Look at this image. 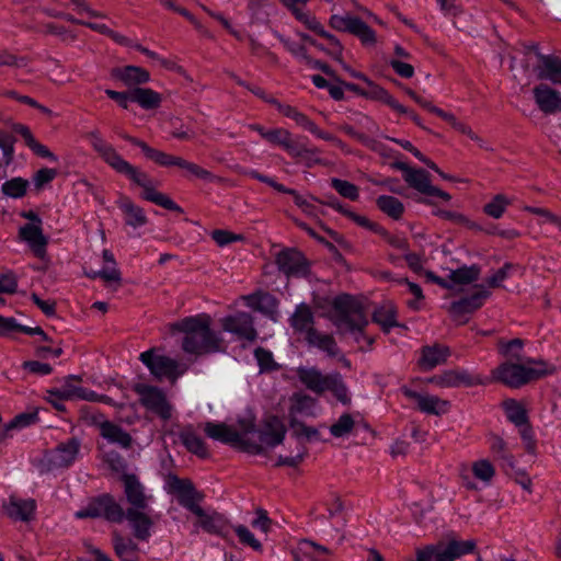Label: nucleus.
<instances>
[{
	"label": "nucleus",
	"instance_id": "4468645a",
	"mask_svg": "<svg viewBox=\"0 0 561 561\" xmlns=\"http://www.w3.org/2000/svg\"><path fill=\"white\" fill-rule=\"evenodd\" d=\"M275 263L279 272L287 277H306L310 273V264L302 252L287 248L277 253Z\"/></svg>",
	"mask_w": 561,
	"mask_h": 561
},
{
	"label": "nucleus",
	"instance_id": "a211bd4d",
	"mask_svg": "<svg viewBox=\"0 0 561 561\" xmlns=\"http://www.w3.org/2000/svg\"><path fill=\"white\" fill-rule=\"evenodd\" d=\"M80 446V440L75 437L57 445L46 456L48 468L54 470L70 467L78 457Z\"/></svg>",
	"mask_w": 561,
	"mask_h": 561
},
{
	"label": "nucleus",
	"instance_id": "aec40b11",
	"mask_svg": "<svg viewBox=\"0 0 561 561\" xmlns=\"http://www.w3.org/2000/svg\"><path fill=\"white\" fill-rule=\"evenodd\" d=\"M533 99L538 110L545 115L561 113V92L547 83L533 88Z\"/></svg>",
	"mask_w": 561,
	"mask_h": 561
},
{
	"label": "nucleus",
	"instance_id": "2eb2a0df",
	"mask_svg": "<svg viewBox=\"0 0 561 561\" xmlns=\"http://www.w3.org/2000/svg\"><path fill=\"white\" fill-rule=\"evenodd\" d=\"M224 331L236 335L239 340L254 342L257 331L254 327V318L245 311H237L220 320Z\"/></svg>",
	"mask_w": 561,
	"mask_h": 561
},
{
	"label": "nucleus",
	"instance_id": "bb28decb",
	"mask_svg": "<svg viewBox=\"0 0 561 561\" xmlns=\"http://www.w3.org/2000/svg\"><path fill=\"white\" fill-rule=\"evenodd\" d=\"M247 307L261 312L273 321L278 319V300L270 293L257 291L248 296H243Z\"/></svg>",
	"mask_w": 561,
	"mask_h": 561
},
{
	"label": "nucleus",
	"instance_id": "72a5a7b5",
	"mask_svg": "<svg viewBox=\"0 0 561 561\" xmlns=\"http://www.w3.org/2000/svg\"><path fill=\"white\" fill-rule=\"evenodd\" d=\"M117 206L124 215V221L127 226L139 228L148 222L145 210L135 204L128 196H121Z\"/></svg>",
	"mask_w": 561,
	"mask_h": 561
},
{
	"label": "nucleus",
	"instance_id": "ea45409f",
	"mask_svg": "<svg viewBox=\"0 0 561 561\" xmlns=\"http://www.w3.org/2000/svg\"><path fill=\"white\" fill-rule=\"evenodd\" d=\"M373 321L379 324L385 332L399 327L396 307L390 302L381 305L374 311Z\"/></svg>",
	"mask_w": 561,
	"mask_h": 561
},
{
	"label": "nucleus",
	"instance_id": "5fc2aeb1",
	"mask_svg": "<svg viewBox=\"0 0 561 561\" xmlns=\"http://www.w3.org/2000/svg\"><path fill=\"white\" fill-rule=\"evenodd\" d=\"M472 473L474 478L484 484H490L495 476V468L488 459H480L472 463Z\"/></svg>",
	"mask_w": 561,
	"mask_h": 561
},
{
	"label": "nucleus",
	"instance_id": "4d7b16f0",
	"mask_svg": "<svg viewBox=\"0 0 561 561\" xmlns=\"http://www.w3.org/2000/svg\"><path fill=\"white\" fill-rule=\"evenodd\" d=\"M37 420L38 416L36 412L18 414L4 426L1 438H7L10 431L26 427L31 424H34Z\"/></svg>",
	"mask_w": 561,
	"mask_h": 561
},
{
	"label": "nucleus",
	"instance_id": "4c0bfd02",
	"mask_svg": "<svg viewBox=\"0 0 561 561\" xmlns=\"http://www.w3.org/2000/svg\"><path fill=\"white\" fill-rule=\"evenodd\" d=\"M307 28L311 30L319 36L327 39L330 48L328 53L333 56L336 60H341L342 53H343V45L337 39V37L329 32H327L323 27V25L317 20L316 16L311 18L307 23L305 24Z\"/></svg>",
	"mask_w": 561,
	"mask_h": 561
},
{
	"label": "nucleus",
	"instance_id": "9d476101",
	"mask_svg": "<svg viewBox=\"0 0 561 561\" xmlns=\"http://www.w3.org/2000/svg\"><path fill=\"white\" fill-rule=\"evenodd\" d=\"M329 24L339 32H346L357 37L363 46L371 47L377 43L376 32L360 18L352 14H333Z\"/></svg>",
	"mask_w": 561,
	"mask_h": 561
},
{
	"label": "nucleus",
	"instance_id": "3c124183",
	"mask_svg": "<svg viewBox=\"0 0 561 561\" xmlns=\"http://www.w3.org/2000/svg\"><path fill=\"white\" fill-rule=\"evenodd\" d=\"M28 185L30 183L27 180L23 178H13L2 184L1 191L4 195L11 198H21L26 194Z\"/></svg>",
	"mask_w": 561,
	"mask_h": 561
},
{
	"label": "nucleus",
	"instance_id": "a19ab883",
	"mask_svg": "<svg viewBox=\"0 0 561 561\" xmlns=\"http://www.w3.org/2000/svg\"><path fill=\"white\" fill-rule=\"evenodd\" d=\"M264 139L271 145L279 146L288 154L293 151L298 141V139L293 138L289 130L282 127L268 129V134L264 135Z\"/></svg>",
	"mask_w": 561,
	"mask_h": 561
},
{
	"label": "nucleus",
	"instance_id": "c756f323",
	"mask_svg": "<svg viewBox=\"0 0 561 561\" xmlns=\"http://www.w3.org/2000/svg\"><path fill=\"white\" fill-rule=\"evenodd\" d=\"M289 324L295 333L304 335L306 339L314 328V316L309 305L302 302L296 306L294 313L289 318Z\"/></svg>",
	"mask_w": 561,
	"mask_h": 561
},
{
	"label": "nucleus",
	"instance_id": "39448f33",
	"mask_svg": "<svg viewBox=\"0 0 561 561\" xmlns=\"http://www.w3.org/2000/svg\"><path fill=\"white\" fill-rule=\"evenodd\" d=\"M297 377L307 389L316 394L331 391L341 403L348 404L351 402L347 387L339 373L324 375L316 367H299Z\"/></svg>",
	"mask_w": 561,
	"mask_h": 561
},
{
	"label": "nucleus",
	"instance_id": "a18cd8bd",
	"mask_svg": "<svg viewBox=\"0 0 561 561\" xmlns=\"http://www.w3.org/2000/svg\"><path fill=\"white\" fill-rule=\"evenodd\" d=\"M79 380L80 379L76 376H68L60 387L49 390L48 393L58 401L79 399L82 387L73 383Z\"/></svg>",
	"mask_w": 561,
	"mask_h": 561
},
{
	"label": "nucleus",
	"instance_id": "2f4dec72",
	"mask_svg": "<svg viewBox=\"0 0 561 561\" xmlns=\"http://www.w3.org/2000/svg\"><path fill=\"white\" fill-rule=\"evenodd\" d=\"M7 515L15 520L28 522L33 518L36 503L32 499H20L11 495L7 503L3 504Z\"/></svg>",
	"mask_w": 561,
	"mask_h": 561
},
{
	"label": "nucleus",
	"instance_id": "603ef678",
	"mask_svg": "<svg viewBox=\"0 0 561 561\" xmlns=\"http://www.w3.org/2000/svg\"><path fill=\"white\" fill-rule=\"evenodd\" d=\"M176 167L185 170L190 175L199 180L208 182H214L215 180H217V176H215L210 171L202 168L201 165L194 162L187 161L182 157H179Z\"/></svg>",
	"mask_w": 561,
	"mask_h": 561
},
{
	"label": "nucleus",
	"instance_id": "0eeeda50",
	"mask_svg": "<svg viewBox=\"0 0 561 561\" xmlns=\"http://www.w3.org/2000/svg\"><path fill=\"white\" fill-rule=\"evenodd\" d=\"M139 360L158 380L167 379L174 382L185 371V368L176 359L161 354L157 348L142 352L139 355Z\"/></svg>",
	"mask_w": 561,
	"mask_h": 561
},
{
	"label": "nucleus",
	"instance_id": "393cba45",
	"mask_svg": "<svg viewBox=\"0 0 561 561\" xmlns=\"http://www.w3.org/2000/svg\"><path fill=\"white\" fill-rule=\"evenodd\" d=\"M404 180L411 187L422 194L436 196L446 202L451 198L447 192L431 184L430 174L425 170H409L408 173L404 174Z\"/></svg>",
	"mask_w": 561,
	"mask_h": 561
},
{
	"label": "nucleus",
	"instance_id": "f257e3e1",
	"mask_svg": "<svg viewBox=\"0 0 561 561\" xmlns=\"http://www.w3.org/2000/svg\"><path fill=\"white\" fill-rule=\"evenodd\" d=\"M93 149L101 158L117 173L125 175L135 185L142 188L141 197L164 209L182 213V208L167 194L158 192L152 179L139 168L126 161L115 148L107 144L99 131H91L88 135Z\"/></svg>",
	"mask_w": 561,
	"mask_h": 561
},
{
	"label": "nucleus",
	"instance_id": "f8f14e48",
	"mask_svg": "<svg viewBox=\"0 0 561 561\" xmlns=\"http://www.w3.org/2000/svg\"><path fill=\"white\" fill-rule=\"evenodd\" d=\"M474 540H456L438 542L428 546L425 551L430 553V561H455L462 556L473 553L476 550Z\"/></svg>",
	"mask_w": 561,
	"mask_h": 561
},
{
	"label": "nucleus",
	"instance_id": "79ce46f5",
	"mask_svg": "<svg viewBox=\"0 0 561 561\" xmlns=\"http://www.w3.org/2000/svg\"><path fill=\"white\" fill-rule=\"evenodd\" d=\"M161 101V95L152 89L136 88L131 91V102H136L145 110L158 108Z\"/></svg>",
	"mask_w": 561,
	"mask_h": 561
},
{
	"label": "nucleus",
	"instance_id": "b1692460",
	"mask_svg": "<svg viewBox=\"0 0 561 561\" xmlns=\"http://www.w3.org/2000/svg\"><path fill=\"white\" fill-rule=\"evenodd\" d=\"M401 392L410 400L415 401L417 409L426 414L440 415L449 410V402L436 396L421 394L407 386L401 387Z\"/></svg>",
	"mask_w": 561,
	"mask_h": 561
},
{
	"label": "nucleus",
	"instance_id": "f704fd0d",
	"mask_svg": "<svg viewBox=\"0 0 561 561\" xmlns=\"http://www.w3.org/2000/svg\"><path fill=\"white\" fill-rule=\"evenodd\" d=\"M111 75L127 87L147 83L150 80L149 72L138 66L116 67L112 69Z\"/></svg>",
	"mask_w": 561,
	"mask_h": 561
},
{
	"label": "nucleus",
	"instance_id": "6e6d98bb",
	"mask_svg": "<svg viewBox=\"0 0 561 561\" xmlns=\"http://www.w3.org/2000/svg\"><path fill=\"white\" fill-rule=\"evenodd\" d=\"M524 347V341L522 339H513L508 342L501 341L499 343L500 353L507 357L508 360L522 362L520 353Z\"/></svg>",
	"mask_w": 561,
	"mask_h": 561
},
{
	"label": "nucleus",
	"instance_id": "09e8293b",
	"mask_svg": "<svg viewBox=\"0 0 561 561\" xmlns=\"http://www.w3.org/2000/svg\"><path fill=\"white\" fill-rule=\"evenodd\" d=\"M299 550L307 557L314 559V561H330V550L321 545L311 540L304 539L299 543Z\"/></svg>",
	"mask_w": 561,
	"mask_h": 561
},
{
	"label": "nucleus",
	"instance_id": "7ed1b4c3",
	"mask_svg": "<svg viewBox=\"0 0 561 561\" xmlns=\"http://www.w3.org/2000/svg\"><path fill=\"white\" fill-rule=\"evenodd\" d=\"M333 324L341 334L351 333L354 340L359 344L360 350L370 347L374 339L366 335L364 330L368 325V319L365 314L363 305L350 295H341L334 298Z\"/></svg>",
	"mask_w": 561,
	"mask_h": 561
},
{
	"label": "nucleus",
	"instance_id": "864d4df0",
	"mask_svg": "<svg viewBox=\"0 0 561 561\" xmlns=\"http://www.w3.org/2000/svg\"><path fill=\"white\" fill-rule=\"evenodd\" d=\"M488 442L490 450L497 459L504 460L510 466H513L514 457L508 451L507 445L502 437L499 435H491Z\"/></svg>",
	"mask_w": 561,
	"mask_h": 561
},
{
	"label": "nucleus",
	"instance_id": "774afa93",
	"mask_svg": "<svg viewBox=\"0 0 561 561\" xmlns=\"http://www.w3.org/2000/svg\"><path fill=\"white\" fill-rule=\"evenodd\" d=\"M233 529L237 536L239 537L241 543L251 547L255 551L262 550V543L244 525H238Z\"/></svg>",
	"mask_w": 561,
	"mask_h": 561
},
{
	"label": "nucleus",
	"instance_id": "338daca9",
	"mask_svg": "<svg viewBox=\"0 0 561 561\" xmlns=\"http://www.w3.org/2000/svg\"><path fill=\"white\" fill-rule=\"evenodd\" d=\"M254 356L260 366L261 371H272L277 368L272 352L263 347H257L254 351Z\"/></svg>",
	"mask_w": 561,
	"mask_h": 561
},
{
	"label": "nucleus",
	"instance_id": "e433bc0d",
	"mask_svg": "<svg viewBox=\"0 0 561 561\" xmlns=\"http://www.w3.org/2000/svg\"><path fill=\"white\" fill-rule=\"evenodd\" d=\"M112 543L114 552L121 561H139V547L131 539L114 533Z\"/></svg>",
	"mask_w": 561,
	"mask_h": 561
},
{
	"label": "nucleus",
	"instance_id": "7c9ffc66",
	"mask_svg": "<svg viewBox=\"0 0 561 561\" xmlns=\"http://www.w3.org/2000/svg\"><path fill=\"white\" fill-rule=\"evenodd\" d=\"M123 138L129 144L140 148L145 157L153 161L156 164L165 168L176 167L179 156H173L159 149H156L153 147H150L145 141L129 135H124Z\"/></svg>",
	"mask_w": 561,
	"mask_h": 561
},
{
	"label": "nucleus",
	"instance_id": "49530a36",
	"mask_svg": "<svg viewBox=\"0 0 561 561\" xmlns=\"http://www.w3.org/2000/svg\"><path fill=\"white\" fill-rule=\"evenodd\" d=\"M376 204L382 213L394 220H399L404 213L403 204L397 197L390 195L379 196Z\"/></svg>",
	"mask_w": 561,
	"mask_h": 561
},
{
	"label": "nucleus",
	"instance_id": "dca6fc26",
	"mask_svg": "<svg viewBox=\"0 0 561 561\" xmlns=\"http://www.w3.org/2000/svg\"><path fill=\"white\" fill-rule=\"evenodd\" d=\"M165 483L168 492L176 495L180 505L192 513L199 507L198 501L202 500V495L195 490L191 480L169 474Z\"/></svg>",
	"mask_w": 561,
	"mask_h": 561
},
{
	"label": "nucleus",
	"instance_id": "412c9836",
	"mask_svg": "<svg viewBox=\"0 0 561 561\" xmlns=\"http://www.w3.org/2000/svg\"><path fill=\"white\" fill-rule=\"evenodd\" d=\"M92 422L99 427L100 435L108 443L116 444L124 449L131 447L133 438L130 434L119 425L105 420L103 414H93Z\"/></svg>",
	"mask_w": 561,
	"mask_h": 561
},
{
	"label": "nucleus",
	"instance_id": "69168bd1",
	"mask_svg": "<svg viewBox=\"0 0 561 561\" xmlns=\"http://www.w3.org/2000/svg\"><path fill=\"white\" fill-rule=\"evenodd\" d=\"M272 8L270 0H249L248 9L251 12L253 19L263 21L268 18V9Z\"/></svg>",
	"mask_w": 561,
	"mask_h": 561
},
{
	"label": "nucleus",
	"instance_id": "423d86ee",
	"mask_svg": "<svg viewBox=\"0 0 561 561\" xmlns=\"http://www.w3.org/2000/svg\"><path fill=\"white\" fill-rule=\"evenodd\" d=\"M240 425L242 427V433L225 423L207 422L204 425V432L214 440L238 447L251 455L262 454V446L253 443L247 437L249 433L254 431V423L252 421H241Z\"/></svg>",
	"mask_w": 561,
	"mask_h": 561
},
{
	"label": "nucleus",
	"instance_id": "4be33fe9",
	"mask_svg": "<svg viewBox=\"0 0 561 561\" xmlns=\"http://www.w3.org/2000/svg\"><path fill=\"white\" fill-rule=\"evenodd\" d=\"M531 49L536 53L538 65L536 73L538 79L550 81L552 84H561V58L554 55H543L534 44Z\"/></svg>",
	"mask_w": 561,
	"mask_h": 561
},
{
	"label": "nucleus",
	"instance_id": "c9c22d12",
	"mask_svg": "<svg viewBox=\"0 0 561 561\" xmlns=\"http://www.w3.org/2000/svg\"><path fill=\"white\" fill-rule=\"evenodd\" d=\"M305 341L309 346L318 348L329 357H336L340 354V348L332 334L314 330L306 336Z\"/></svg>",
	"mask_w": 561,
	"mask_h": 561
},
{
	"label": "nucleus",
	"instance_id": "cd10ccee",
	"mask_svg": "<svg viewBox=\"0 0 561 561\" xmlns=\"http://www.w3.org/2000/svg\"><path fill=\"white\" fill-rule=\"evenodd\" d=\"M449 356L450 348L446 345H426L421 348V356L417 364L422 370L428 371L438 365L445 364Z\"/></svg>",
	"mask_w": 561,
	"mask_h": 561
},
{
	"label": "nucleus",
	"instance_id": "473e14b6",
	"mask_svg": "<svg viewBox=\"0 0 561 561\" xmlns=\"http://www.w3.org/2000/svg\"><path fill=\"white\" fill-rule=\"evenodd\" d=\"M19 236L26 242L37 257H43L46 252L47 239L43 234L42 226L25 224L20 228Z\"/></svg>",
	"mask_w": 561,
	"mask_h": 561
},
{
	"label": "nucleus",
	"instance_id": "6e6552de",
	"mask_svg": "<svg viewBox=\"0 0 561 561\" xmlns=\"http://www.w3.org/2000/svg\"><path fill=\"white\" fill-rule=\"evenodd\" d=\"M75 516L79 519L104 518L110 523L122 524V504L111 494H103L92 499L84 507L77 511Z\"/></svg>",
	"mask_w": 561,
	"mask_h": 561
},
{
	"label": "nucleus",
	"instance_id": "ddd939ff",
	"mask_svg": "<svg viewBox=\"0 0 561 561\" xmlns=\"http://www.w3.org/2000/svg\"><path fill=\"white\" fill-rule=\"evenodd\" d=\"M424 382L438 388H458L485 385L488 381L480 375H471L465 369H448L426 378Z\"/></svg>",
	"mask_w": 561,
	"mask_h": 561
},
{
	"label": "nucleus",
	"instance_id": "f03ea898",
	"mask_svg": "<svg viewBox=\"0 0 561 561\" xmlns=\"http://www.w3.org/2000/svg\"><path fill=\"white\" fill-rule=\"evenodd\" d=\"M173 329L184 334L182 350L187 354L198 356L222 350V337L211 330V318L207 313L183 318Z\"/></svg>",
	"mask_w": 561,
	"mask_h": 561
},
{
	"label": "nucleus",
	"instance_id": "052dcab7",
	"mask_svg": "<svg viewBox=\"0 0 561 561\" xmlns=\"http://www.w3.org/2000/svg\"><path fill=\"white\" fill-rule=\"evenodd\" d=\"M331 186L343 197L348 198L351 201H357L359 197L358 187L345 180L332 179Z\"/></svg>",
	"mask_w": 561,
	"mask_h": 561
},
{
	"label": "nucleus",
	"instance_id": "bf43d9fd",
	"mask_svg": "<svg viewBox=\"0 0 561 561\" xmlns=\"http://www.w3.org/2000/svg\"><path fill=\"white\" fill-rule=\"evenodd\" d=\"M354 425L353 416L348 413H344L330 426V433L336 438L344 437L353 431Z\"/></svg>",
	"mask_w": 561,
	"mask_h": 561
},
{
	"label": "nucleus",
	"instance_id": "1a4fd4ad",
	"mask_svg": "<svg viewBox=\"0 0 561 561\" xmlns=\"http://www.w3.org/2000/svg\"><path fill=\"white\" fill-rule=\"evenodd\" d=\"M133 390L139 397V403L146 410L163 421L172 417V405L160 388L139 382L133 386Z\"/></svg>",
	"mask_w": 561,
	"mask_h": 561
},
{
	"label": "nucleus",
	"instance_id": "0e129e2a",
	"mask_svg": "<svg viewBox=\"0 0 561 561\" xmlns=\"http://www.w3.org/2000/svg\"><path fill=\"white\" fill-rule=\"evenodd\" d=\"M290 12L291 14L304 25L309 21L312 15L311 13L304 11L299 4L306 5L309 0H279Z\"/></svg>",
	"mask_w": 561,
	"mask_h": 561
},
{
	"label": "nucleus",
	"instance_id": "5701e85b",
	"mask_svg": "<svg viewBox=\"0 0 561 561\" xmlns=\"http://www.w3.org/2000/svg\"><path fill=\"white\" fill-rule=\"evenodd\" d=\"M286 435V426L283 421L277 416H268L266 417L263 427L257 432L259 444L262 446V453L264 451V446L266 447H276L280 445ZM254 443V440H252Z\"/></svg>",
	"mask_w": 561,
	"mask_h": 561
},
{
	"label": "nucleus",
	"instance_id": "37998d69",
	"mask_svg": "<svg viewBox=\"0 0 561 561\" xmlns=\"http://www.w3.org/2000/svg\"><path fill=\"white\" fill-rule=\"evenodd\" d=\"M180 439L186 449L201 458L208 456V450L203 439L191 428L186 427L181 431Z\"/></svg>",
	"mask_w": 561,
	"mask_h": 561
},
{
	"label": "nucleus",
	"instance_id": "a878e982",
	"mask_svg": "<svg viewBox=\"0 0 561 561\" xmlns=\"http://www.w3.org/2000/svg\"><path fill=\"white\" fill-rule=\"evenodd\" d=\"M122 482L129 507L149 508L151 495L146 494L145 486L135 474L124 473Z\"/></svg>",
	"mask_w": 561,
	"mask_h": 561
},
{
	"label": "nucleus",
	"instance_id": "680f3d73",
	"mask_svg": "<svg viewBox=\"0 0 561 561\" xmlns=\"http://www.w3.org/2000/svg\"><path fill=\"white\" fill-rule=\"evenodd\" d=\"M243 174L270 185L271 187H273L274 190H276L279 193L289 194V195L294 196L295 193L297 192L293 188H288L285 185L276 182L273 178L261 174L256 170H245V171H243Z\"/></svg>",
	"mask_w": 561,
	"mask_h": 561
},
{
	"label": "nucleus",
	"instance_id": "13d9d810",
	"mask_svg": "<svg viewBox=\"0 0 561 561\" xmlns=\"http://www.w3.org/2000/svg\"><path fill=\"white\" fill-rule=\"evenodd\" d=\"M508 205L510 201L507 199V197L503 194H497L493 197L491 202L483 206V211L488 216L494 219H499L503 216Z\"/></svg>",
	"mask_w": 561,
	"mask_h": 561
},
{
	"label": "nucleus",
	"instance_id": "c85d7f7f",
	"mask_svg": "<svg viewBox=\"0 0 561 561\" xmlns=\"http://www.w3.org/2000/svg\"><path fill=\"white\" fill-rule=\"evenodd\" d=\"M489 296L490 291L482 285H478L474 287V291L470 296L463 297L458 301H454L450 306V312L456 317L473 312L483 305V301Z\"/></svg>",
	"mask_w": 561,
	"mask_h": 561
},
{
	"label": "nucleus",
	"instance_id": "9b49d317",
	"mask_svg": "<svg viewBox=\"0 0 561 561\" xmlns=\"http://www.w3.org/2000/svg\"><path fill=\"white\" fill-rule=\"evenodd\" d=\"M503 409L506 417L515 426L519 428L522 439L525 442V447L528 453H533L536 447L534 440L533 428L529 424V419L526 408L514 399H507L503 402Z\"/></svg>",
	"mask_w": 561,
	"mask_h": 561
},
{
	"label": "nucleus",
	"instance_id": "c03bdc74",
	"mask_svg": "<svg viewBox=\"0 0 561 561\" xmlns=\"http://www.w3.org/2000/svg\"><path fill=\"white\" fill-rule=\"evenodd\" d=\"M319 153L320 150L317 147H308L298 139L289 156L310 168L321 163Z\"/></svg>",
	"mask_w": 561,
	"mask_h": 561
},
{
	"label": "nucleus",
	"instance_id": "20e7f679",
	"mask_svg": "<svg viewBox=\"0 0 561 561\" xmlns=\"http://www.w3.org/2000/svg\"><path fill=\"white\" fill-rule=\"evenodd\" d=\"M553 370L552 365L531 358L522 360V363L506 360L492 370V377L510 388H520L533 380L552 374Z\"/></svg>",
	"mask_w": 561,
	"mask_h": 561
},
{
	"label": "nucleus",
	"instance_id": "e2e57ef3",
	"mask_svg": "<svg viewBox=\"0 0 561 561\" xmlns=\"http://www.w3.org/2000/svg\"><path fill=\"white\" fill-rule=\"evenodd\" d=\"M274 35L279 39V42L285 46V48L290 51L295 57L306 60L307 62H311L310 57L307 54V49L304 45L291 41L279 34L278 32H274Z\"/></svg>",
	"mask_w": 561,
	"mask_h": 561
},
{
	"label": "nucleus",
	"instance_id": "8fccbe9b",
	"mask_svg": "<svg viewBox=\"0 0 561 561\" xmlns=\"http://www.w3.org/2000/svg\"><path fill=\"white\" fill-rule=\"evenodd\" d=\"M480 268L476 265L462 266L449 274V279L455 284L467 285L476 282L479 278Z\"/></svg>",
	"mask_w": 561,
	"mask_h": 561
},
{
	"label": "nucleus",
	"instance_id": "6ab92c4d",
	"mask_svg": "<svg viewBox=\"0 0 561 561\" xmlns=\"http://www.w3.org/2000/svg\"><path fill=\"white\" fill-rule=\"evenodd\" d=\"M193 514L198 517L195 525L201 527L207 534L222 538H227L229 536L232 526L225 515L216 511L207 512L201 506Z\"/></svg>",
	"mask_w": 561,
	"mask_h": 561
},
{
	"label": "nucleus",
	"instance_id": "58836bf2",
	"mask_svg": "<svg viewBox=\"0 0 561 561\" xmlns=\"http://www.w3.org/2000/svg\"><path fill=\"white\" fill-rule=\"evenodd\" d=\"M12 332H22L28 335H41L42 339L46 342L49 341L47 334L44 332V330L41 327H25L22 324H19L16 320L12 317L4 318L0 316V335H8Z\"/></svg>",
	"mask_w": 561,
	"mask_h": 561
},
{
	"label": "nucleus",
	"instance_id": "f3484780",
	"mask_svg": "<svg viewBox=\"0 0 561 561\" xmlns=\"http://www.w3.org/2000/svg\"><path fill=\"white\" fill-rule=\"evenodd\" d=\"M150 508L122 507V523L128 522L135 538L146 541L151 536V528L154 525L152 517L149 514Z\"/></svg>",
	"mask_w": 561,
	"mask_h": 561
},
{
	"label": "nucleus",
	"instance_id": "de8ad7c7",
	"mask_svg": "<svg viewBox=\"0 0 561 561\" xmlns=\"http://www.w3.org/2000/svg\"><path fill=\"white\" fill-rule=\"evenodd\" d=\"M270 104L274 105L277 111L285 117L293 119L298 126L307 128L311 119L300 112L297 107L289 104L280 103L278 100H271Z\"/></svg>",
	"mask_w": 561,
	"mask_h": 561
}]
</instances>
